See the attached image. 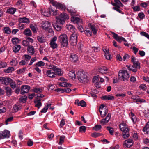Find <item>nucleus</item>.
<instances>
[{
	"label": "nucleus",
	"mask_w": 149,
	"mask_h": 149,
	"mask_svg": "<svg viewBox=\"0 0 149 149\" xmlns=\"http://www.w3.org/2000/svg\"><path fill=\"white\" fill-rule=\"evenodd\" d=\"M30 28L33 32H35L37 30L36 27L33 24H31L30 26Z\"/></svg>",
	"instance_id": "57"
},
{
	"label": "nucleus",
	"mask_w": 149,
	"mask_h": 149,
	"mask_svg": "<svg viewBox=\"0 0 149 149\" xmlns=\"http://www.w3.org/2000/svg\"><path fill=\"white\" fill-rule=\"evenodd\" d=\"M131 116L132 117L131 119L134 123L136 121V116L132 112H131Z\"/></svg>",
	"instance_id": "38"
},
{
	"label": "nucleus",
	"mask_w": 149,
	"mask_h": 149,
	"mask_svg": "<svg viewBox=\"0 0 149 149\" xmlns=\"http://www.w3.org/2000/svg\"><path fill=\"white\" fill-rule=\"evenodd\" d=\"M86 130V127L85 126H82L79 127V131L80 132H81L82 131L85 132Z\"/></svg>",
	"instance_id": "56"
},
{
	"label": "nucleus",
	"mask_w": 149,
	"mask_h": 149,
	"mask_svg": "<svg viewBox=\"0 0 149 149\" xmlns=\"http://www.w3.org/2000/svg\"><path fill=\"white\" fill-rule=\"evenodd\" d=\"M6 111V108L4 107H0V114L3 113Z\"/></svg>",
	"instance_id": "55"
},
{
	"label": "nucleus",
	"mask_w": 149,
	"mask_h": 149,
	"mask_svg": "<svg viewBox=\"0 0 149 149\" xmlns=\"http://www.w3.org/2000/svg\"><path fill=\"white\" fill-rule=\"evenodd\" d=\"M70 60L73 63L77 62L78 61V56L74 53H71L70 56Z\"/></svg>",
	"instance_id": "12"
},
{
	"label": "nucleus",
	"mask_w": 149,
	"mask_h": 149,
	"mask_svg": "<svg viewBox=\"0 0 149 149\" xmlns=\"http://www.w3.org/2000/svg\"><path fill=\"white\" fill-rule=\"evenodd\" d=\"M77 33H72L70 38V42L72 46L76 45L77 44Z\"/></svg>",
	"instance_id": "5"
},
{
	"label": "nucleus",
	"mask_w": 149,
	"mask_h": 149,
	"mask_svg": "<svg viewBox=\"0 0 149 149\" xmlns=\"http://www.w3.org/2000/svg\"><path fill=\"white\" fill-rule=\"evenodd\" d=\"M71 21L74 22L77 24L81 23L82 22V21L81 19L76 17H72L71 18Z\"/></svg>",
	"instance_id": "21"
},
{
	"label": "nucleus",
	"mask_w": 149,
	"mask_h": 149,
	"mask_svg": "<svg viewBox=\"0 0 149 149\" xmlns=\"http://www.w3.org/2000/svg\"><path fill=\"white\" fill-rule=\"evenodd\" d=\"M65 120L62 119L61 121L60 122V127L62 128L63 127V126L65 125Z\"/></svg>",
	"instance_id": "58"
},
{
	"label": "nucleus",
	"mask_w": 149,
	"mask_h": 149,
	"mask_svg": "<svg viewBox=\"0 0 149 149\" xmlns=\"http://www.w3.org/2000/svg\"><path fill=\"white\" fill-rule=\"evenodd\" d=\"M19 21L20 23H29V19L26 17L20 18L19 19Z\"/></svg>",
	"instance_id": "29"
},
{
	"label": "nucleus",
	"mask_w": 149,
	"mask_h": 149,
	"mask_svg": "<svg viewBox=\"0 0 149 149\" xmlns=\"http://www.w3.org/2000/svg\"><path fill=\"white\" fill-rule=\"evenodd\" d=\"M13 109L15 112H17L21 109V107L19 105H15L13 107Z\"/></svg>",
	"instance_id": "46"
},
{
	"label": "nucleus",
	"mask_w": 149,
	"mask_h": 149,
	"mask_svg": "<svg viewBox=\"0 0 149 149\" xmlns=\"http://www.w3.org/2000/svg\"><path fill=\"white\" fill-rule=\"evenodd\" d=\"M24 33L25 35L28 36H30L32 35L31 32L29 28L25 29L24 31Z\"/></svg>",
	"instance_id": "31"
},
{
	"label": "nucleus",
	"mask_w": 149,
	"mask_h": 149,
	"mask_svg": "<svg viewBox=\"0 0 149 149\" xmlns=\"http://www.w3.org/2000/svg\"><path fill=\"white\" fill-rule=\"evenodd\" d=\"M68 75L69 77L71 79H75L76 77L75 72L73 70L69 72Z\"/></svg>",
	"instance_id": "28"
},
{
	"label": "nucleus",
	"mask_w": 149,
	"mask_h": 149,
	"mask_svg": "<svg viewBox=\"0 0 149 149\" xmlns=\"http://www.w3.org/2000/svg\"><path fill=\"white\" fill-rule=\"evenodd\" d=\"M45 63L42 61H40L37 63L35 66L38 67H41L44 66Z\"/></svg>",
	"instance_id": "42"
},
{
	"label": "nucleus",
	"mask_w": 149,
	"mask_h": 149,
	"mask_svg": "<svg viewBox=\"0 0 149 149\" xmlns=\"http://www.w3.org/2000/svg\"><path fill=\"white\" fill-rule=\"evenodd\" d=\"M10 136V131L7 130L0 132V139L8 138Z\"/></svg>",
	"instance_id": "6"
},
{
	"label": "nucleus",
	"mask_w": 149,
	"mask_h": 149,
	"mask_svg": "<svg viewBox=\"0 0 149 149\" xmlns=\"http://www.w3.org/2000/svg\"><path fill=\"white\" fill-rule=\"evenodd\" d=\"M16 11V8L11 7L7 9V12H8L11 14L13 15L15 13Z\"/></svg>",
	"instance_id": "27"
},
{
	"label": "nucleus",
	"mask_w": 149,
	"mask_h": 149,
	"mask_svg": "<svg viewBox=\"0 0 149 149\" xmlns=\"http://www.w3.org/2000/svg\"><path fill=\"white\" fill-rule=\"evenodd\" d=\"M100 135V134L99 133L94 132L91 134V136L94 138L97 137Z\"/></svg>",
	"instance_id": "49"
},
{
	"label": "nucleus",
	"mask_w": 149,
	"mask_h": 149,
	"mask_svg": "<svg viewBox=\"0 0 149 149\" xmlns=\"http://www.w3.org/2000/svg\"><path fill=\"white\" fill-rule=\"evenodd\" d=\"M103 51L104 52V55L106 59L110 60L111 57L110 54L109 52V50L107 48H104L102 49Z\"/></svg>",
	"instance_id": "15"
},
{
	"label": "nucleus",
	"mask_w": 149,
	"mask_h": 149,
	"mask_svg": "<svg viewBox=\"0 0 149 149\" xmlns=\"http://www.w3.org/2000/svg\"><path fill=\"white\" fill-rule=\"evenodd\" d=\"M10 63L11 65L15 66L16 65L17 63V60H13L10 62Z\"/></svg>",
	"instance_id": "62"
},
{
	"label": "nucleus",
	"mask_w": 149,
	"mask_h": 149,
	"mask_svg": "<svg viewBox=\"0 0 149 149\" xmlns=\"http://www.w3.org/2000/svg\"><path fill=\"white\" fill-rule=\"evenodd\" d=\"M22 44L24 46H27L29 45V42L26 40H24L22 41Z\"/></svg>",
	"instance_id": "60"
},
{
	"label": "nucleus",
	"mask_w": 149,
	"mask_h": 149,
	"mask_svg": "<svg viewBox=\"0 0 149 149\" xmlns=\"http://www.w3.org/2000/svg\"><path fill=\"white\" fill-rule=\"evenodd\" d=\"M58 40L62 46L65 47L67 46L68 40L66 34H63L60 35L58 38Z\"/></svg>",
	"instance_id": "3"
},
{
	"label": "nucleus",
	"mask_w": 149,
	"mask_h": 149,
	"mask_svg": "<svg viewBox=\"0 0 149 149\" xmlns=\"http://www.w3.org/2000/svg\"><path fill=\"white\" fill-rule=\"evenodd\" d=\"M69 18V16L65 13H63L60 14L58 17L56 18L57 24H63L66 19H68Z\"/></svg>",
	"instance_id": "4"
},
{
	"label": "nucleus",
	"mask_w": 149,
	"mask_h": 149,
	"mask_svg": "<svg viewBox=\"0 0 149 149\" xmlns=\"http://www.w3.org/2000/svg\"><path fill=\"white\" fill-rule=\"evenodd\" d=\"M57 40V37L56 36H54L51 39L50 45L51 47L53 49L56 48L57 47L58 45L56 43Z\"/></svg>",
	"instance_id": "8"
},
{
	"label": "nucleus",
	"mask_w": 149,
	"mask_h": 149,
	"mask_svg": "<svg viewBox=\"0 0 149 149\" xmlns=\"http://www.w3.org/2000/svg\"><path fill=\"white\" fill-rule=\"evenodd\" d=\"M102 128V127L100 125H95L93 128V130L97 131H99Z\"/></svg>",
	"instance_id": "41"
},
{
	"label": "nucleus",
	"mask_w": 149,
	"mask_h": 149,
	"mask_svg": "<svg viewBox=\"0 0 149 149\" xmlns=\"http://www.w3.org/2000/svg\"><path fill=\"white\" fill-rule=\"evenodd\" d=\"M120 130L123 131V133H129L128 128L125 125L124 123H122L120 125Z\"/></svg>",
	"instance_id": "17"
},
{
	"label": "nucleus",
	"mask_w": 149,
	"mask_h": 149,
	"mask_svg": "<svg viewBox=\"0 0 149 149\" xmlns=\"http://www.w3.org/2000/svg\"><path fill=\"white\" fill-rule=\"evenodd\" d=\"M102 99L104 100H113L114 99V97L113 96L110 95H105L102 96Z\"/></svg>",
	"instance_id": "25"
},
{
	"label": "nucleus",
	"mask_w": 149,
	"mask_h": 149,
	"mask_svg": "<svg viewBox=\"0 0 149 149\" xmlns=\"http://www.w3.org/2000/svg\"><path fill=\"white\" fill-rule=\"evenodd\" d=\"M33 91L36 93H41L42 91V90L41 88H34L33 89Z\"/></svg>",
	"instance_id": "44"
},
{
	"label": "nucleus",
	"mask_w": 149,
	"mask_h": 149,
	"mask_svg": "<svg viewBox=\"0 0 149 149\" xmlns=\"http://www.w3.org/2000/svg\"><path fill=\"white\" fill-rule=\"evenodd\" d=\"M53 26L54 28L58 31H60L61 29V26L58 25L57 24L55 25H53Z\"/></svg>",
	"instance_id": "50"
},
{
	"label": "nucleus",
	"mask_w": 149,
	"mask_h": 149,
	"mask_svg": "<svg viewBox=\"0 0 149 149\" xmlns=\"http://www.w3.org/2000/svg\"><path fill=\"white\" fill-rule=\"evenodd\" d=\"M28 53L31 55H33L35 53L34 48L32 46H29L27 48Z\"/></svg>",
	"instance_id": "23"
},
{
	"label": "nucleus",
	"mask_w": 149,
	"mask_h": 149,
	"mask_svg": "<svg viewBox=\"0 0 149 149\" xmlns=\"http://www.w3.org/2000/svg\"><path fill=\"white\" fill-rule=\"evenodd\" d=\"M126 67H127L128 69L129 70L132 71L134 72H136L137 71V69L133 65H127Z\"/></svg>",
	"instance_id": "32"
},
{
	"label": "nucleus",
	"mask_w": 149,
	"mask_h": 149,
	"mask_svg": "<svg viewBox=\"0 0 149 149\" xmlns=\"http://www.w3.org/2000/svg\"><path fill=\"white\" fill-rule=\"evenodd\" d=\"M21 48V46L19 45H15L13 48V51L15 52H17Z\"/></svg>",
	"instance_id": "34"
},
{
	"label": "nucleus",
	"mask_w": 149,
	"mask_h": 149,
	"mask_svg": "<svg viewBox=\"0 0 149 149\" xmlns=\"http://www.w3.org/2000/svg\"><path fill=\"white\" fill-rule=\"evenodd\" d=\"M54 6H55L57 8H59L62 7V5L61 4L59 3H58L56 2Z\"/></svg>",
	"instance_id": "61"
},
{
	"label": "nucleus",
	"mask_w": 149,
	"mask_h": 149,
	"mask_svg": "<svg viewBox=\"0 0 149 149\" xmlns=\"http://www.w3.org/2000/svg\"><path fill=\"white\" fill-rule=\"evenodd\" d=\"M51 26L50 23L48 21H45L43 22L42 25V28L45 30H47V28L50 27Z\"/></svg>",
	"instance_id": "22"
},
{
	"label": "nucleus",
	"mask_w": 149,
	"mask_h": 149,
	"mask_svg": "<svg viewBox=\"0 0 149 149\" xmlns=\"http://www.w3.org/2000/svg\"><path fill=\"white\" fill-rule=\"evenodd\" d=\"M111 116V113H108L105 118L102 119L100 121L101 125H103L107 123L110 119Z\"/></svg>",
	"instance_id": "10"
},
{
	"label": "nucleus",
	"mask_w": 149,
	"mask_h": 149,
	"mask_svg": "<svg viewBox=\"0 0 149 149\" xmlns=\"http://www.w3.org/2000/svg\"><path fill=\"white\" fill-rule=\"evenodd\" d=\"M122 136L123 138L126 139L129 137L130 135L129 133H123Z\"/></svg>",
	"instance_id": "59"
},
{
	"label": "nucleus",
	"mask_w": 149,
	"mask_h": 149,
	"mask_svg": "<svg viewBox=\"0 0 149 149\" xmlns=\"http://www.w3.org/2000/svg\"><path fill=\"white\" fill-rule=\"evenodd\" d=\"M90 28L91 30V31H93V32L94 34H95L97 33V30L96 29L95 26L93 25H90Z\"/></svg>",
	"instance_id": "43"
},
{
	"label": "nucleus",
	"mask_w": 149,
	"mask_h": 149,
	"mask_svg": "<svg viewBox=\"0 0 149 149\" xmlns=\"http://www.w3.org/2000/svg\"><path fill=\"white\" fill-rule=\"evenodd\" d=\"M46 74L50 78H54L55 77L56 74L52 70H48L46 72Z\"/></svg>",
	"instance_id": "19"
},
{
	"label": "nucleus",
	"mask_w": 149,
	"mask_h": 149,
	"mask_svg": "<svg viewBox=\"0 0 149 149\" xmlns=\"http://www.w3.org/2000/svg\"><path fill=\"white\" fill-rule=\"evenodd\" d=\"M66 28L68 30L72 32L73 33H75V32L76 31V29L73 26L69 24L66 26Z\"/></svg>",
	"instance_id": "20"
},
{
	"label": "nucleus",
	"mask_w": 149,
	"mask_h": 149,
	"mask_svg": "<svg viewBox=\"0 0 149 149\" xmlns=\"http://www.w3.org/2000/svg\"><path fill=\"white\" fill-rule=\"evenodd\" d=\"M65 138V136H61L60 139V141L59 142V145H62V144L63 142H64V139Z\"/></svg>",
	"instance_id": "52"
},
{
	"label": "nucleus",
	"mask_w": 149,
	"mask_h": 149,
	"mask_svg": "<svg viewBox=\"0 0 149 149\" xmlns=\"http://www.w3.org/2000/svg\"><path fill=\"white\" fill-rule=\"evenodd\" d=\"M116 6L119 8L120 9V7L123 6V5L121 3L119 0H114Z\"/></svg>",
	"instance_id": "35"
},
{
	"label": "nucleus",
	"mask_w": 149,
	"mask_h": 149,
	"mask_svg": "<svg viewBox=\"0 0 149 149\" xmlns=\"http://www.w3.org/2000/svg\"><path fill=\"white\" fill-rule=\"evenodd\" d=\"M143 130L147 134L149 133V122L146 123L145 127L143 129Z\"/></svg>",
	"instance_id": "30"
},
{
	"label": "nucleus",
	"mask_w": 149,
	"mask_h": 149,
	"mask_svg": "<svg viewBox=\"0 0 149 149\" xmlns=\"http://www.w3.org/2000/svg\"><path fill=\"white\" fill-rule=\"evenodd\" d=\"M10 84L11 87L13 89H14L17 87V84L12 79V81L10 82Z\"/></svg>",
	"instance_id": "37"
},
{
	"label": "nucleus",
	"mask_w": 149,
	"mask_h": 149,
	"mask_svg": "<svg viewBox=\"0 0 149 149\" xmlns=\"http://www.w3.org/2000/svg\"><path fill=\"white\" fill-rule=\"evenodd\" d=\"M3 31L5 33L9 34L11 33V30L9 27H6L4 28Z\"/></svg>",
	"instance_id": "40"
},
{
	"label": "nucleus",
	"mask_w": 149,
	"mask_h": 149,
	"mask_svg": "<svg viewBox=\"0 0 149 149\" xmlns=\"http://www.w3.org/2000/svg\"><path fill=\"white\" fill-rule=\"evenodd\" d=\"M27 98V96H25L24 97H22L19 99V100L21 102L24 103L26 101Z\"/></svg>",
	"instance_id": "53"
},
{
	"label": "nucleus",
	"mask_w": 149,
	"mask_h": 149,
	"mask_svg": "<svg viewBox=\"0 0 149 149\" xmlns=\"http://www.w3.org/2000/svg\"><path fill=\"white\" fill-rule=\"evenodd\" d=\"M141 35L145 36L147 38L149 39V35L147 33L145 32H143L141 33Z\"/></svg>",
	"instance_id": "64"
},
{
	"label": "nucleus",
	"mask_w": 149,
	"mask_h": 149,
	"mask_svg": "<svg viewBox=\"0 0 149 149\" xmlns=\"http://www.w3.org/2000/svg\"><path fill=\"white\" fill-rule=\"evenodd\" d=\"M51 69H52L59 76H62L63 74V72L61 70V69L56 66H53Z\"/></svg>",
	"instance_id": "14"
},
{
	"label": "nucleus",
	"mask_w": 149,
	"mask_h": 149,
	"mask_svg": "<svg viewBox=\"0 0 149 149\" xmlns=\"http://www.w3.org/2000/svg\"><path fill=\"white\" fill-rule=\"evenodd\" d=\"M30 89V87L28 85H22L21 88L20 93L24 95L25 93H28Z\"/></svg>",
	"instance_id": "9"
},
{
	"label": "nucleus",
	"mask_w": 149,
	"mask_h": 149,
	"mask_svg": "<svg viewBox=\"0 0 149 149\" xmlns=\"http://www.w3.org/2000/svg\"><path fill=\"white\" fill-rule=\"evenodd\" d=\"M12 81V79L9 78L2 77L0 78V82L6 85H8L10 82Z\"/></svg>",
	"instance_id": "7"
},
{
	"label": "nucleus",
	"mask_w": 149,
	"mask_h": 149,
	"mask_svg": "<svg viewBox=\"0 0 149 149\" xmlns=\"http://www.w3.org/2000/svg\"><path fill=\"white\" fill-rule=\"evenodd\" d=\"M133 140L130 139L126 140L124 142V144L125 147L130 148L133 145Z\"/></svg>",
	"instance_id": "13"
},
{
	"label": "nucleus",
	"mask_w": 149,
	"mask_h": 149,
	"mask_svg": "<svg viewBox=\"0 0 149 149\" xmlns=\"http://www.w3.org/2000/svg\"><path fill=\"white\" fill-rule=\"evenodd\" d=\"M46 31H47L49 33H50L51 34H53L54 33V31L52 29V28L51 26L47 28V30Z\"/></svg>",
	"instance_id": "63"
},
{
	"label": "nucleus",
	"mask_w": 149,
	"mask_h": 149,
	"mask_svg": "<svg viewBox=\"0 0 149 149\" xmlns=\"http://www.w3.org/2000/svg\"><path fill=\"white\" fill-rule=\"evenodd\" d=\"M37 39L38 42L41 43H45L47 41V37L44 36H37Z\"/></svg>",
	"instance_id": "16"
},
{
	"label": "nucleus",
	"mask_w": 149,
	"mask_h": 149,
	"mask_svg": "<svg viewBox=\"0 0 149 149\" xmlns=\"http://www.w3.org/2000/svg\"><path fill=\"white\" fill-rule=\"evenodd\" d=\"M66 81H63V85H62V86H63V87H71V84L70 83H67Z\"/></svg>",
	"instance_id": "51"
},
{
	"label": "nucleus",
	"mask_w": 149,
	"mask_h": 149,
	"mask_svg": "<svg viewBox=\"0 0 149 149\" xmlns=\"http://www.w3.org/2000/svg\"><path fill=\"white\" fill-rule=\"evenodd\" d=\"M107 130L109 131V133L111 135H113L114 133V130L113 128L110 127H107Z\"/></svg>",
	"instance_id": "45"
},
{
	"label": "nucleus",
	"mask_w": 149,
	"mask_h": 149,
	"mask_svg": "<svg viewBox=\"0 0 149 149\" xmlns=\"http://www.w3.org/2000/svg\"><path fill=\"white\" fill-rule=\"evenodd\" d=\"M118 76L120 80L125 81L128 80L130 77V75L127 71L122 70L119 71Z\"/></svg>",
	"instance_id": "1"
},
{
	"label": "nucleus",
	"mask_w": 149,
	"mask_h": 149,
	"mask_svg": "<svg viewBox=\"0 0 149 149\" xmlns=\"http://www.w3.org/2000/svg\"><path fill=\"white\" fill-rule=\"evenodd\" d=\"M5 89L7 95L8 96L10 95L12 93L11 89L8 87H5Z\"/></svg>",
	"instance_id": "24"
},
{
	"label": "nucleus",
	"mask_w": 149,
	"mask_h": 149,
	"mask_svg": "<svg viewBox=\"0 0 149 149\" xmlns=\"http://www.w3.org/2000/svg\"><path fill=\"white\" fill-rule=\"evenodd\" d=\"M104 107V104H102L99 107V112L100 113V114L101 115V116L102 117H104L106 115V114L108 113V111L107 109H105L104 110V113L103 114H102V111L101 110H102L103 109V108Z\"/></svg>",
	"instance_id": "18"
},
{
	"label": "nucleus",
	"mask_w": 149,
	"mask_h": 149,
	"mask_svg": "<svg viewBox=\"0 0 149 149\" xmlns=\"http://www.w3.org/2000/svg\"><path fill=\"white\" fill-rule=\"evenodd\" d=\"M77 75L78 79L80 82L85 83L88 82L86 73L85 72L78 71L77 73Z\"/></svg>",
	"instance_id": "2"
},
{
	"label": "nucleus",
	"mask_w": 149,
	"mask_h": 149,
	"mask_svg": "<svg viewBox=\"0 0 149 149\" xmlns=\"http://www.w3.org/2000/svg\"><path fill=\"white\" fill-rule=\"evenodd\" d=\"M111 33L113 35V37L117 41L121 42L122 41L126 42L125 38L121 36H119L117 34H116L114 32H111Z\"/></svg>",
	"instance_id": "11"
},
{
	"label": "nucleus",
	"mask_w": 149,
	"mask_h": 149,
	"mask_svg": "<svg viewBox=\"0 0 149 149\" xmlns=\"http://www.w3.org/2000/svg\"><path fill=\"white\" fill-rule=\"evenodd\" d=\"M7 65L6 62L0 61V68H4Z\"/></svg>",
	"instance_id": "48"
},
{
	"label": "nucleus",
	"mask_w": 149,
	"mask_h": 149,
	"mask_svg": "<svg viewBox=\"0 0 149 149\" xmlns=\"http://www.w3.org/2000/svg\"><path fill=\"white\" fill-rule=\"evenodd\" d=\"M86 104L85 101L82 100L79 102V106H81L82 107H84L86 106Z\"/></svg>",
	"instance_id": "54"
},
{
	"label": "nucleus",
	"mask_w": 149,
	"mask_h": 149,
	"mask_svg": "<svg viewBox=\"0 0 149 149\" xmlns=\"http://www.w3.org/2000/svg\"><path fill=\"white\" fill-rule=\"evenodd\" d=\"M112 4L113 6H115V7H114L113 8V9H114L115 10H116V11L119 12V13H121L122 14H123V13H122L121 11L120 10V9H119V8L118 7L116 6L115 2L112 3Z\"/></svg>",
	"instance_id": "36"
},
{
	"label": "nucleus",
	"mask_w": 149,
	"mask_h": 149,
	"mask_svg": "<svg viewBox=\"0 0 149 149\" xmlns=\"http://www.w3.org/2000/svg\"><path fill=\"white\" fill-rule=\"evenodd\" d=\"M11 41L13 44L16 45L21 40L19 39L18 38L15 37L12 39Z\"/></svg>",
	"instance_id": "33"
},
{
	"label": "nucleus",
	"mask_w": 149,
	"mask_h": 149,
	"mask_svg": "<svg viewBox=\"0 0 149 149\" xmlns=\"http://www.w3.org/2000/svg\"><path fill=\"white\" fill-rule=\"evenodd\" d=\"M14 70V69L13 67H9L6 69L4 70L5 72L7 73L11 72L13 71Z\"/></svg>",
	"instance_id": "39"
},
{
	"label": "nucleus",
	"mask_w": 149,
	"mask_h": 149,
	"mask_svg": "<svg viewBox=\"0 0 149 149\" xmlns=\"http://www.w3.org/2000/svg\"><path fill=\"white\" fill-rule=\"evenodd\" d=\"M84 31L88 36H92L91 30L90 28H86Z\"/></svg>",
	"instance_id": "26"
},
{
	"label": "nucleus",
	"mask_w": 149,
	"mask_h": 149,
	"mask_svg": "<svg viewBox=\"0 0 149 149\" xmlns=\"http://www.w3.org/2000/svg\"><path fill=\"white\" fill-rule=\"evenodd\" d=\"M133 66L136 69L140 68V63L137 61L133 63Z\"/></svg>",
	"instance_id": "47"
}]
</instances>
